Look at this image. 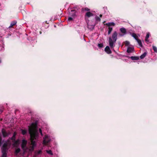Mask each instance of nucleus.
<instances>
[{"label":"nucleus","mask_w":157,"mask_h":157,"mask_svg":"<svg viewBox=\"0 0 157 157\" xmlns=\"http://www.w3.org/2000/svg\"><path fill=\"white\" fill-rule=\"evenodd\" d=\"M21 151V149L19 148H18L17 149H16L15 151V154H16V155H17L18 153L20 152Z\"/></svg>","instance_id":"obj_21"},{"label":"nucleus","mask_w":157,"mask_h":157,"mask_svg":"<svg viewBox=\"0 0 157 157\" xmlns=\"http://www.w3.org/2000/svg\"><path fill=\"white\" fill-rule=\"evenodd\" d=\"M152 48L154 51L155 52H157V48L156 46H153Z\"/></svg>","instance_id":"obj_25"},{"label":"nucleus","mask_w":157,"mask_h":157,"mask_svg":"<svg viewBox=\"0 0 157 157\" xmlns=\"http://www.w3.org/2000/svg\"><path fill=\"white\" fill-rule=\"evenodd\" d=\"M2 133L4 138L8 137L10 134L9 133L7 132L6 130L3 128L2 129Z\"/></svg>","instance_id":"obj_6"},{"label":"nucleus","mask_w":157,"mask_h":157,"mask_svg":"<svg viewBox=\"0 0 157 157\" xmlns=\"http://www.w3.org/2000/svg\"><path fill=\"white\" fill-rule=\"evenodd\" d=\"M130 44V42L128 41H126L125 42V46H128Z\"/></svg>","instance_id":"obj_27"},{"label":"nucleus","mask_w":157,"mask_h":157,"mask_svg":"<svg viewBox=\"0 0 157 157\" xmlns=\"http://www.w3.org/2000/svg\"><path fill=\"white\" fill-rule=\"evenodd\" d=\"M105 25L109 27L110 26H114L115 25V24L113 22H109L106 23Z\"/></svg>","instance_id":"obj_15"},{"label":"nucleus","mask_w":157,"mask_h":157,"mask_svg":"<svg viewBox=\"0 0 157 157\" xmlns=\"http://www.w3.org/2000/svg\"><path fill=\"white\" fill-rule=\"evenodd\" d=\"M98 46L99 48H102L103 47V44L100 43V44H98Z\"/></svg>","instance_id":"obj_28"},{"label":"nucleus","mask_w":157,"mask_h":157,"mask_svg":"<svg viewBox=\"0 0 157 157\" xmlns=\"http://www.w3.org/2000/svg\"><path fill=\"white\" fill-rule=\"evenodd\" d=\"M149 36H150V33H148L147 34V35H146L145 38H146V39H148L149 37Z\"/></svg>","instance_id":"obj_32"},{"label":"nucleus","mask_w":157,"mask_h":157,"mask_svg":"<svg viewBox=\"0 0 157 157\" xmlns=\"http://www.w3.org/2000/svg\"><path fill=\"white\" fill-rule=\"evenodd\" d=\"M46 23H47V21H46Z\"/></svg>","instance_id":"obj_41"},{"label":"nucleus","mask_w":157,"mask_h":157,"mask_svg":"<svg viewBox=\"0 0 157 157\" xmlns=\"http://www.w3.org/2000/svg\"><path fill=\"white\" fill-rule=\"evenodd\" d=\"M117 33L116 31H115L112 34V37H109V45L111 48H113L114 45V44L117 41Z\"/></svg>","instance_id":"obj_2"},{"label":"nucleus","mask_w":157,"mask_h":157,"mask_svg":"<svg viewBox=\"0 0 157 157\" xmlns=\"http://www.w3.org/2000/svg\"><path fill=\"white\" fill-rule=\"evenodd\" d=\"M39 132L40 133L41 135L43 136V134L42 133V130L40 128L39 129Z\"/></svg>","instance_id":"obj_34"},{"label":"nucleus","mask_w":157,"mask_h":157,"mask_svg":"<svg viewBox=\"0 0 157 157\" xmlns=\"http://www.w3.org/2000/svg\"><path fill=\"white\" fill-rule=\"evenodd\" d=\"M108 29L109 30L108 32V34L109 35L111 33V32L112 31L113 28L112 27H109L108 28Z\"/></svg>","instance_id":"obj_22"},{"label":"nucleus","mask_w":157,"mask_h":157,"mask_svg":"<svg viewBox=\"0 0 157 157\" xmlns=\"http://www.w3.org/2000/svg\"><path fill=\"white\" fill-rule=\"evenodd\" d=\"M90 9L87 7H85V8H82L81 9L82 12H84V11H89L90 10Z\"/></svg>","instance_id":"obj_19"},{"label":"nucleus","mask_w":157,"mask_h":157,"mask_svg":"<svg viewBox=\"0 0 157 157\" xmlns=\"http://www.w3.org/2000/svg\"><path fill=\"white\" fill-rule=\"evenodd\" d=\"M16 132H14L13 136L9 138V139L12 140V142L14 141L15 140L16 136Z\"/></svg>","instance_id":"obj_10"},{"label":"nucleus","mask_w":157,"mask_h":157,"mask_svg":"<svg viewBox=\"0 0 157 157\" xmlns=\"http://www.w3.org/2000/svg\"><path fill=\"white\" fill-rule=\"evenodd\" d=\"M27 144V141L25 140H22V143L21 145V148L23 149H24L25 148Z\"/></svg>","instance_id":"obj_8"},{"label":"nucleus","mask_w":157,"mask_h":157,"mask_svg":"<svg viewBox=\"0 0 157 157\" xmlns=\"http://www.w3.org/2000/svg\"><path fill=\"white\" fill-rule=\"evenodd\" d=\"M102 14H100V15H99V17H102Z\"/></svg>","instance_id":"obj_37"},{"label":"nucleus","mask_w":157,"mask_h":157,"mask_svg":"<svg viewBox=\"0 0 157 157\" xmlns=\"http://www.w3.org/2000/svg\"><path fill=\"white\" fill-rule=\"evenodd\" d=\"M137 42L138 43L139 46L140 47H142L143 45L142 44L141 41L140 40L138 39L137 40H136Z\"/></svg>","instance_id":"obj_23"},{"label":"nucleus","mask_w":157,"mask_h":157,"mask_svg":"<svg viewBox=\"0 0 157 157\" xmlns=\"http://www.w3.org/2000/svg\"><path fill=\"white\" fill-rule=\"evenodd\" d=\"M20 140L19 139L15 140V141L12 142L13 143V145L14 146L18 145L19 143Z\"/></svg>","instance_id":"obj_12"},{"label":"nucleus","mask_w":157,"mask_h":157,"mask_svg":"<svg viewBox=\"0 0 157 157\" xmlns=\"http://www.w3.org/2000/svg\"><path fill=\"white\" fill-rule=\"evenodd\" d=\"M145 41H148V39H146V38H145Z\"/></svg>","instance_id":"obj_36"},{"label":"nucleus","mask_w":157,"mask_h":157,"mask_svg":"<svg viewBox=\"0 0 157 157\" xmlns=\"http://www.w3.org/2000/svg\"><path fill=\"white\" fill-rule=\"evenodd\" d=\"M120 35V36H123V35H121H121Z\"/></svg>","instance_id":"obj_39"},{"label":"nucleus","mask_w":157,"mask_h":157,"mask_svg":"<svg viewBox=\"0 0 157 157\" xmlns=\"http://www.w3.org/2000/svg\"><path fill=\"white\" fill-rule=\"evenodd\" d=\"M94 26H95V25H94V26H93V29H94Z\"/></svg>","instance_id":"obj_38"},{"label":"nucleus","mask_w":157,"mask_h":157,"mask_svg":"<svg viewBox=\"0 0 157 157\" xmlns=\"http://www.w3.org/2000/svg\"><path fill=\"white\" fill-rule=\"evenodd\" d=\"M42 153V151L41 150H40L37 152V153L38 154H40Z\"/></svg>","instance_id":"obj_35"},{"label":"nucleus","mask_w":157,"mask_h":157,"mask_svg":"<svg viewBox=\"0 0 157 157\" xmlns=\"http://www.w3.org/2000/svg\"><path fill=\"white\" fill-rule=\"evenodd\" d=\"M21 132L23 135H25L27 131L26 130L22 129L21 130Z\"/></svg>","instance_id":"obj_26"},{"label":"nucleus","mask_w":157,"mask_h":157,"mask_svg":"<svg viewBox=\"0 0 157 157\" xmlns=\"http://www.w3.org/2000/svg\"><path fill=\"white\" fill-rule=\"evenodd\" d=\"M3 143L2 138L1 135H0V147L1 146Z\"/></svg>","instance_id":"obj_24"},{"label":"nucleus","mask_w":157,"mask_h":157,"mask_svg":"<svg viewBox=\"0 0 157 157\" xmlns=\"http://www.w3.org/2000/svg\"><path fill=\"white\" fill-rule=\"evenodd\" d=\"M11 141L9 139L5 141L1 147L2 151L8 152L9 149L11 145Z\"/></svg>","instance_id":"obj_3"},{"label":"nucleus","mask_w":157,"mask_h":157,"mask_svg":"<svg viewBox=\"0 0 157 157\" xmlns=\"http://www.w3.org/2000/svg\"><path fill=\"white\" fill-rule=\"evenodd\" d=\"M120 30L122 33L124 34H125L126 33V29L124 28L123 27L121 28L120 29Z\"/></svg>","instance_id":"obj_13"},{"label":"nucleus","mask_w":157,"mask_h":157,"mask_svg":"<svg viewBox=\"0 0 157 157\" xmlns=\"http://www.w3.org/2000/svg\"><path fill=\"white\" fill-rule=\"evenodd\" d=\"M130 34H131L132 36L136 40L138 39V36L136 33H133L132 34H131V33H130Z\"/></svg>","instance_id":"obj_16"},{"label":"nucleus","mask_w":157,"mask_h":157,"mask_svg":"<svg viewBox=\"0 0 157 157\" xmlns=\"http://www.w3.org/2000/svg\"><path fill=\"white\" fill-rule=\"evenodd\" d=\"M147 53L146 52H144L143 54L141 55L140 57L141 59H144L147 55Z\"/></svg>","instance_id":"obj_20"},{"label":"nucleus","mask_w":157,"mask_h":157,"mask_svg":"<svg viewBox=\"0 0 157 157\" xmlns=\"http://www.w3.org/2000/svg\"><path fill=\"white\" fill-rule=\"evenodd\" d=\"M93 14L90 11L87 12L86 13L85 17H90L93 16Z\"/></svg>","instance_id":"obj_11"},{"label":"nucleus","mask_w":157,"mask_h":157,"mask_svg":"<svg viewBox=\"0 0 157 157\" xmlns=\"http://www.w3.org/2000/svg\"><path fill=\"white\" fill-rule=\"evenodd\" d=\"M37 123L36 122L33 123L31 126H29V131L30 137H38V132L36 129Z\"/></svg>","instance_id":"obj_1"},{"label":"nucleus","mask_w":157,"mask_h":157,"mask_svg":"<svg viewBox=\"0 0 157 157\" xmlns=\"http://www.w3.org/2000/svg\"><path fill=\"white\" fill-rule=\"evenodd\" d=\"M17 21L16 20H14L11 22L10 25L8 29H10L11 28H14V26H17Z\"/></svg>","instance_id":"obj_5"},{"label":"nucleus","mask_w":157,"mask_h":157,"mask_svg":"<svg viewBox=\"0 0 157 157\" xmlns=\"http://www.w3.org/2000/svg\"><path fill=\"white\" fill-rule=\"evenodd\" d=\"M77 10L75 9H72L71 10V12L70 13V15L74 17L76 16V13Z\"/></svg>","instance_id":"obj_7"},{"label":"nucleus","mask_w":157,"mask_h":157,"mask_svg":"<svg viewBox=\"0 0 157 157\" xmlns=\"http://www.w3.org/2000/svg\"><path fill=\"white\" fill-rule=\"evenodd\" d=\"M32 137H30V140L31 142V144L32 145V146L31 147V149L32 151H33L34 147L36 145V141L34 140H35L37 139V137H35V138H32Z\"/></svg>","instance_id":"obj_4"},{"label":"nucleus","mask_w":157,"mask_h":157,"mask_svg":"<svg viewBox=\"0 0 157 157\" xmlns=\"http://www.w3.org/2000/svg\"><path fill=\"white\" fill-rule=\"evenodd\" d=\"M47 153L49 154H50L51 155H53L52 151L51 150L47 151Z\"/></svg>","instance_id":"obj_31"},{"label":"nucleus","mask_w":157,"mask_h":157,"mask_svg":"<svg viewBox=\"0 0 157 157\" xmlns=\"http://www.w3.org/2000/svg\"><path fill=\"white\" fill-rule=\"evenodd\" d=\"M95 19L96 21H101L100 18L98 16H96L95 17Z\"/></svg>","instance_id":"obj_30"},{"label":"nucleus","mask_w":157,"mask_h":157,"mask_svg":"<svg viewBox=\"0 0 157 157\" xmlns=\"http://www.w3.org/2000/svg\"><path fill=\"white\" fill-rule=\"evenodd\" d=\"M130 58L132 59V60H138L139 59V58L138 57L136 56H131Z\"/></svg>","instance_id":"obj_14"},{"label":"nucleus","mask_w":157,"mask_h":157,"mask_svg":"<svg viewBox=\"0 0 157 157\" xmlns=\"http://www.w3.org/2000/svg\"><path fill=\"white\" fill-rule=\"evenodd\" d=\"M105 52L108 54H110L112 53V51L111 50L109 47V46L106 47L105 49Z\"/></svg>","instance_id":"obj_9"},{"label":"nucleus","mask_w":157,"mask_h":157,"mask_svg":"<svg viewBox=\"0 0 157 157\" xmlns=\"http://www.w3.org/2000/svg\"><path fill=\"white\" fill-rule=\"evenodd\" d=\"M72 20H73V19H72V17H69L68 19V20L69 21H71Z\"/></svg>","instance_id":"obj_33"},{"label":"nucleus","mask_w":157,"mask_h":157,"mask_svg":"<svg viewBox=\"0 0 157 157\" xmlns=\"http://www.w3.org/2000/svg\"><path fill=\"white\" fill-rule=\"evenodd\" d=\"M1 60L0 59V63H1Z\"/></svg>","instance_id":"obj_40"},{"label":"nucleus","mask_w":157,"mask_h":157,"mask_svg":"<svg viewBox=\"0 0 157 157\" xmlns=\"http://www.w3.org/2000/svg\"><path fill=\"white\" fill-rule=\"evenodd\" d=\"M48 143V141H47L45 140H44L43 141V144H44L46 145Z\"/></svg>","instance_id":"obj_29"},{"label":"nucleus","mask_w":157,"mask_h":157,"mask_svg":"<svg viewBox=\"0 0 157 157\" xmlns=\"http://www.w3.org/2000/svg\"><path fill=\"white\" fill-rule=\"evenodd\" d=\"M133 50V49L131 47H128L127 50V52L128 53H131Z\"/></svg>","instance_id":"obj_18"},{"label":"nucleus","mask_w":157,"mask_h":157,"mask_svg":"<svg viewBox=\"0 0 157 157\" xmlns=\"http://www.w3.org/2000/svg\"><path fill=\"white\" fill-rule=\"evenodd\" d=\"M2 155L1 157H7V152L2 151Z\"/></svg>","instance_id":"obj_17"}]
</instances>
